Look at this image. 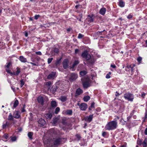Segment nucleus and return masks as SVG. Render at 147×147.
Segmentation results:
<instances>
[{"instance_id": "obj_1", "label": "nucleus", "mask_w": 147, "mask_h": 147, "mask_svg": "<svg viewBox=\"0 0 147 147\" xmlns=\"http://www.w3.org/2000/svg\"><path fill=\"white\" fill-rule=\"evenodd\" d=\"M117 126L116 121H113L108 122L106 125L105 129L108 130H112L116 129Z\"/></svg>"}, {"instance_id": "obj_2", "label": "nucleus", "mask_w": 147, "mask_h": 147, "mask_svg": "<svg viewBox=\"0 0 147 147\" xmlns=\"http://www.w3.org/2000/svg\"><path fill=\"white\" fill-rule=\"evenodd\" d=\"M124 98L128 101L132 102L134 99V95L130 92H127L124 94Z\"/></svg>"}, {"instance_id": "obj_3", "label": "nucleus", "mask_w": 147, "mask_h": 147, "mask_svg": "<svg viewBox=\"0 0 147 147\" xmlns=\"http://www.w3.org/2000/svg\"><path fill=\"white\" fill-rule=\"evenodd\" d=\"M82 84L84 88H87L90 86L91 83V80L89 78H87L84 81H82Z\"/></svg>"}, {"instance_id": "obj_4", "label": "nucleus", "mask_w": 147, "mask_h": 147, "mask_svg": "<svg viewBox=\"0 0 147 147\" xmlns=\"http://www.w3.org/2000/svg\"><path fill=\"white\" fill-rule=\"evenodd\" d=\"M77 74L74 73H71L69 76V79L71 82H72L76 80L78 78Z\"/></svg>"}, {"instance_id": "obj_5", "label": "nucleus", "mask_w": 147, "mask_h": 147, "mask_svg": "<svg viewBox=\"0 0 147 147\" xmlns=\"http://www.w3.org/2000/svg\"><path fill=\"white\" fill-rule=\"evenodd\" d=\"M82 57L86 59L87 60H89L91 58L90 55L88 54L87 51H85L82 53Z\"/></svg>"}, {"instance_id": "obj_6", "label": "nucleus", "mask_w": 147, "mask_h": 147, "mask_svg": "<svg viewBox=\"0 0 147 147\" xmlns=\"http://www.w3.org/2000/svg\"><path fill=\"white\" fill-rule=\"evenodd\" d=\"M134 66L135 65L133 64H131L130 65H128L125 67V70L126 71H130L131 70V74H132L134 70Z\"/></svg>"}, {"instance_id": "obj_7", "label": "nucleus", "mask_w": 147, "mask_h": 147, "mask_svg": "<svg viewBox=\"0 0 147 147\" xmlns=\"http://www.w3.org/2000/svg\"><path fill=\"white\" fill-rule=\"evenodd\" d=\"M77 105L79 106L81 110L85 111L87 108V105L86 103H83L80 105V103H78Z\"/></svg>"}, {"instance_id": "obj_8", "label": "nucleus", "mask_w": 147, "mask_h": 147, "mask_svg": "<svg viewBox=\"0 0 147 147\" xmlns=\"http://www.w3.org/2000/svg\"><path fill=\"white\" fill-rule=\"evenodd\" d=\"M61 139L59 138L54 139L53 140V143L54 145H58L61 142Z\"/></svg>"}, {"instance_id": "obj_9", "label": "nucleus", "mask_w": 147, "mask_h": 147, "mask_svg": "<svg viewBox=\"0 0 147 147\" xmlns=\"http://www.w3.org/2000/svg\"><path fill=\"white\" fill-rule=\"evenodd\" d=\"M38 123L39 125L41 127L44 126L45 124V121L42 118L39 119L38 121Z\"/></svg>"}, {"instance_id": "obj_10", "label": "nucleus", "mask_w": 147, "mask_h": 147, "mask_svg": "<svg viewBox=\"0 0 147 147\" xmlns=\"http://www.w3.org/2000/svg\"><path fill=\"white\" fill-rule=\"evenodd\" d=\"M63 67L65 69H67L68 66V61L67 59H65L64 60L63 62Z\"/></svg>"}, {"instance_id": "obj_11", "label": "nucleus", "mask_w": 147, "mask_h": 147, "mask_svg": "<svg viewBox=\"0 0 147 147\" xmlns=\"http://www.w3.org/2000/svg\"><path fill=\"white\" fill-rule=\"evenodd\" d=\"M13 117L16 119L19 118L20 117V113L19 111H15L13 114Z\"/></svg>"}, {"instance_id": "obj_12", "label": "nucleus", "mask_w": 147, "mask_h": 147, "mask_svg": "<svg viewBox=\"0 0 147 147\" xmlns=\"http://www.w3.org/2000/svg\"><path fill=\"white\" fill-rule=\"evenodd\" d=\"M56 73L55 72H52L48 76L47 78L49 79H53L56 75Z\"/></svg>"}, {"instance_id": "obj_13", "label": "nucleus", "mask_w": 147, "mask_h": 147, "mask_svg": "<svg viewBox=\"0 0 147 147\" xmlns=\"http://www.w3.org/2000/svg\"><path fill=\"white\" fill-rule=\"evenodd\" d=\"M94 18L93 16L88 15L86 19V20L90 23L93 21Z\"/></svg>"}, {"instance_id": "obj_14", "label": "nucleus", "mask_w": 147, "mask_h": 147, "mask_svg": "<svg viewBox=\"0 0 147 147\" xmlns=\"http://www.w3.org/2000/svg\"><path fill=\"white\" fill-rule=\"evenodd\" d=\"M52 115L51 113H48L45 114V117L47 119H50L52 117Z\"/></svg>"}, {"instance_id": "obj_15", "label": "nucleus", "mask_w": 147, "mask_h": 147, "mask_svg": "<svg viewBox=\"0 0 147 147\" xmlns=\"http://www.w3.org/2000/svg\"><path fill=\"white\" fill-rule=\"evenodd\" d=\"M19 59L22 62L24 63L27 62L26 59L24 58L22 56H21L20 57Z\"/></svg>"}, {"instance_id": "obj_16", "label": "nucleus", "mask_w": 147, "mask_h": 147, "mask_svg": "<svg viewBox=\"0 0 147 147\" xmlns=\"http://www.w3.org/2000/svg\"><path fill=\"white\" fill-rule=\"evenodd\" d=\"M37 100L38 102L42 105L43 104V98L41 96H39L37 98Z\"/></svg>"}, {"instance_id": "obj_17", "label": "nucleus", "mask_w": 147, "mask_h": 147, "mask_svg": "<svg viewBox=\"0 0 147 147\" xmlns=\"http://www.w3.org/2000/svg\"><path fill=\"white\" fill-rule=\"evenodd\" d=\"M106 11V8L105 7H102L100 10L99 13L102 15H104Z\"/></svg>"}, {"instance_id": "obj_18", "label": "nucleus", "mask_w": 147, "mask_h": 147, "mask_svg": "<svg viewBox=\"0 0 147 147\" xmlns=\"http://www.w3.org/2000/svg\"><path fill=\"white\" fill-rule=\"evenodd\" d=\"M51 105L52 107H56L57 105L56 102L55 101H52L51 102Z\"/></svg>"}, {"instance_id": "obj_19", "label": "nucleus", "mask_w": 147, "mask_h": 147, "mask_svg": "<svg viewBox=\"0 0 147 147\" xmlns=\"http://www.w3.org/2000/svg\"><path fill=\"white\" fill-rule=\"evenodd\" d=\"M93 115H91L87 117V121L89 122H90L93 118Z\"/></svg>"}, {"instance_id": "obj_20", "label": "nucleus", "mask_w": 147, "mask_h": 147, "mask_svg": "<svg viewBox=\"0 0 147 147\" xmlns=\"http://www.w3.org/2000/svg\"><path fill=\"white\" fill-rule=\"evenodd\" d=\"M83 92V90L80 88H78L76 90V93L78 95H80Z\"/></svg>"}, {"instance_id": "obj_21", "label": "nucleus", "mask_w": 147, "mask_h": 147, "mask_svg": "<svg viewBox=\"0 0 147 147\" xmlns=\"http://www.w3.org/2000/svg\"><path fill=\"white\" fill-rule=\"evenodd\" d=\"M20 72V69L19 68L17 67L16 68V72L15 73V72L13 73V75H15L16 76H18V74Z\"/></svg>"}, {"instance_id": "obj_22", "label": "nucleus", "mask_w": 147, "mask_h": 147, "mask_svg": "<svg viewBox=\"0 0 147 147\" xmlns=\"http://www.w3.org/2000/svg\"><path fill=\"white\" fill-rule=\"evenodd\" d=\"M57 89V86H56L54 87H52L50 89V90L53 93H54L56 91Z\"/></svg>"}, {"instance_id": "obj_23", "label": "nucleus", "mask_w": 147, "mask_h": 147, "mask_svg": "<svg viewBox=\"0 0 147 147\" xmlns=\"http://www.w3.org/2000/svg\"><path fill=\"white\" fill-rule=\"evenodd\" d=\"M33 134V133L32 132H30L28 133V135L30 139L31 140L32 139V136Z\"/></svg>"}, {"instance_id": "obj_24", "label": "nucleus", "mask_w": 147, "mask_h": 147, "mask_svg": "<svg viewBox=\"0 0 147 147\" xmlns=\"http://www.w3.org/2000/svg\"><path fill=\"white\" fill-rule=\"evenodd\" d=\"M90 99V97L88 96H86L83 98V100L85 102H87Z\"/></svg>"}, {"instance_id": "obj_25", "label": "nucleus", "mask_w": 147, "mask_h": 147, "mask_svg": "<svg viewBox=\"0 0 147 147\" xmlns=\"http://www.w3.org/2000/svg\"><path fill=\"white\" fill-rule=\"evenodd\" d=\"M119 5L121 7H124L125 5V3L123 1L120 0L119 2Z\"/></svg>"}, {"instance_id": "obj_26", "label": "nucleus", "mask_w": 147, "mask_h": 147, "mask_svg": "<svg viewBox=\"0 0 147 147\" xmlns=\"http://www.w3.org/2000/svg\"><path fill=\"white\" fill-rule=\"evenodd\" d=\"M9 138L8 135L7 134H5L3 136V140L4 141H6V140Z\"/></svg>"}, {"instance_id": "obj_27", "label": "nucleus", "mask_w": 147, "mask_h": 147, "mask_svg": "<svg viewBox=\"0 0 147 147\" xmlns=\"http://www.w3.org/2000/svg\"><path fill=\"white\" fill-rule=\"evenodd\" d=\"M87 73V71L84 70L81 71L80 72V75L82 76H84Z\"/></svg>"}, {"instance_id": "obj_28", "label": "nucleus", "mask_w": 147, "mask_h": 147, "mask_svg": "<svg viewBox=\"0 0 147 147\" xmlns=\"http://www.w3.org/2000/svg\"><path fill=\"white\" fill-rule=\"evenodd\" d=\"M13 116L11 113H10L8 117V120L9 121L13 120Z\"/></svg>"}, {"instance_id": "obj_29", "label": "nucleus", "mask_w": 147, "mask_h": 147, "mask_svg": "<svg viewBox=\"0 0 147 147\" xmlns=\"http://www.w3.org/2000/svg\"><path fill=\"white\" fill-rule=\"evenodd\" d=\"M18 103L19 102L18 100H16L14 103L13 107L14 108H16L17 106L18 105Z\"/></svg>"}, {"instance_id": "obj_30", "label": "nucleus", "mask_w": 147, "mask_h": 147, "mask_svg": "<svg viewBox=\"0 0 147 147\" xmlns=\"http://www.w3.org/2000/svg\"><path fill=\"white\" fill-rule=\"evenodd\" d=\"M79 63V61L78 60H76L74 61V64L72 66V68H74L76 65Z\"/></svg>"}, {"instance_id": "obj_31", "label": "nucleus", "mask_w": 147, "mask_h": 147, "mask_svg": "<svg viewBox=\"0 0 147 147\" xmlns=\"http://www.w3.org/2000/svg\"><path fill=\"white\" fill-rule=\"evenodd\" d=\"M147 139L146 138H145L143 142V145L144 147H146L147 145Z\"/></svg>"}, {"instance_id": "obj_32", "label": "nucleus", "mask_w": 147, "mask_h": 147, "mask_svg": "<svg viewBox=\"0 0 147 147\" xmlns=\"http://www.w3.org/2000/svg\"><path fill=\"white\" fill-rule=\"evenodd\" d=\"M66 113L68 115H71L72 113V111L71 110H68L66 111Z\"/></svg>"}, {"instance_id": "obj_33", "label": "nucleus", "mask_w": 147, "mask_h": 147, "mask_svg": "<svg viewBox=\"0 0 147 147\" xmlns=\"http://www.w3.org/2000/svg\"><path fill=\"white\" fill-rule=\"evenodd\" d=\"M60 99L62 102H65L66 100V97L65 96H61L60 98Z\"/></svg>"}, {"instance_id": "obj_34", "label": "nucleus", "mask_w": 147, "mask_h": 147, "mask_svg": "<svg viewBox=\"0 0 147 147\" xmlns=\"http://www.w3.org/2000/svg\"><path fill=\"white\" fill-rule=\"evenodd\" d=\"M51 84H52V83L50 81H49V82H46L45 85L46 86H49L48 88L49 89L50 88V86Z\"/></svg>"}, {"instance_id": "obj_35", "label": "nucleus", "mask_w": 147, "mask_h": 147, "mask_svg": "<svg viewBox=\"0 0 147 147\" xmlns=\"http://www.w3.org/2000/svg\"><path fill=\"white\" fill-rule=\"evenodd\" d=\"M5 70L7 73L13 75V73L11 72V70L9 68H6Z\"/></svg>"}, {"instance_id": "obj_36", "label": "nucleus", "mask_w": 147, "mask_h": 147, "mask_svg": "<svg viewBox=\"0 0 147 147\" xmlns=\"http://www.w3.org/2000/svg\"><path fill=\"white\" fill-rule=\"evenodd\" d=\"M16 139V138L15 136L11 137V140L12 142L15 141Z\"/></svg>"}, {"instance_id": "obj_37", "label": "nucleus", "mask_w": 147, "mask_h": 147, "mask_svg": "<svg viewBox=\"0 0 147 147\" xmlns=\"http://www.w3.org/2000/svg\"><path fill=\"white\" fill-rule=\"evenodd\" d=\"M8 125V122L6 121L5 123L2 126L3 129L5 128Z\"/></svg>"}, {"instance_id": "obj_38", "label": "nucleus", "mask_w": 147, "mask_h": 147, "mask_svg": "<svg viewBox=\"0 0 147 147\" xmlns=\"http://www.w3.org/2000/svg\"><path fill=\"white\" fill-rule=\"evenodd\" d=\"M53 50L55 53H58L59 52V49L56 48H54Z\"/></svg>"}, {"instance_id": "obj_39", "label": "nucleus", "mask_w": 147, "mask_h": 147, "mask_svg": "<svg viewBox=\"0 0 147 147\" xmlns=\"http://www.w3.org/2000/svg\"><path fill=\"white\" fill-rule=\"evenodd\" d=\"M60 108L59 107H57L55 109V114H57L58 113L59 111Z\"/></svg>"}, {"instance_id": "obj_40", "label": "nucleus", "mask_w": 147, "mask_h": 147, "mask_svg": "<svg viewBox=\"0 0 147 147\" xmlns=\"http://www.w3.org/2000/svg\"><path fill=\"white\" fill-rule=\"evenodd\" d=\"M58 120V119L57 118H55L53 119V123L54 124H55L57 122Z\"/></svg>"}, {"instance_id": "obj_41", "label": "nucleus", "mask_w": 147, "mask_h": 147, "mask_svg": "<svg viewBox=\"0 0 147 147\" xmlns=\"http://www.w3.org/2000/svg\"><path fill=\"white\" fill-rule=\"evenodd\" d=\"M84 36V35H82V34L80 33L78 34V38L79 39L82 38V37Z\"/></svg>"}, {"instance_id": "obj_42", "label": "nucleus", "mask_w": 147, "mask_h": 147, "mask_svg": "<svg viewBox=\"0 0 147 147\" xmlns=\"http://www.w3.org/2000/svg\"><path fill=\"white\" fill-rule=\"evenodd\" d=\"M53 59V58H49L48 59L47 62L48 64L50 63L52 61Z\"/></svg>"}, {"instance_id": "obj_43", "label": "nucleus", "mask_w": 147, "mask_h": 147, "mask_svg": "<svg viewBox=\"0 0 147 147\" xmlns=\"http://www.w3.org/2000/svg\"><path fill=\"white\" fill-rule=\"evenodd\" d=\"M142 60V58L141 57H139L137 59V61L139 63H141V61Z\"/></svg>"}, {"instance_id": "obj_44", "label": "nucleus", "mask_w": 147, "mask_h": 147, "mask_svg": "<svg viewBox=\"0 0 147 147\" xmlns=\"http://www.w3.org/2000/svg\"><path fill=\"white\" fill-rule=\"evenodd\" d=\"M11 65V63L10 62L8 63L6 65V68H9V67Z\"/></svg>"}, {"instance_id": "obj_45", "label": "nucleus", "mask_w": 147, "mask_h": 147, "mask_svg": "<svg viewBox=\"0 0 147 147\" xmlns=\"http://www.w3.org/2000/svg\"><path fill=\"white\" fill-rule=\"evenodd\" d=\"M61 59H57L56 64V65H57L59 64V63H60V61H61Z\"/></svg>"}, {"instance_id": "obj_46", "label": "nucleus", "mask_w": 147, "mask_h": 147, "mask_svg": "<svg viewBox=\"0 0 147 147\" xmlns=\"http://www.w3.org/2000/svg\"><path fill=\"white\" fill-rule=\"evenodd\" d=\"M145 119L147 118V108L146 109V112L145 113Z\"/></svg>"}, {"instance_id": "obj_47", "label": "nucleus", "mask_w": 147, "mask_h": 147, "mask_svg": "<svg viewBox=\"0 0 147 147\" xmlns=\"http://www.w3.org/2000/svg\"><path fill=\"white\" fill-rule=\"evenodd\" d=\"M40 16L39 15H36L34 16V19L36 20H37Z\"/></svg>"}, {"instance_id": "obj_48", "label": "nucleus", "mask_w": 147, "mask_h": 147, "mask_svg": "<svg viewBox=\"0 0 147 147\" xmlns=\"http://www.w3.org/2000/svg\"><path fill=\"white\" fill-rule=\"evenodd\" d=\"M25 111V105H24L23 107L21 110V112L22 113L24 112Z\"/></svg>"}, {"instance_id": "obj_49", "label": "nucleus", "mask_w": 147, "mask_h": 147, "mask_svg": "<svg viewBox=\"0 0 147 147\" xmlns=\"http://www.w3.org/2000/svg\"><path fill=\"white\" fill-rule=\"evenodd\" d=\"M36 54L37 55H42V53L40 51L36 52Z\"/></svg>"}, {"instance_id": "obj_50", "label": "nucleus", "mask_w": 147, "mask_h": 147, "mask_svg": "<svg viewBox=\"0 0 147 147\" xmlns=\"http://www.w3.org/2000/svg\"><path fill=\"white\" fill-rule=\"evenodd\" d=\"M146 94L144 93V92H143L141 94V97L142 98H144Z\"/></svg>"}, {"instance_id": "obj_51", "label": "nucleus", "mask_w": 147, "mask_h": 147, "mask_svg": "<svg viewBox=\"0 0 147 147\" xmlns=\"http://www.w3.org/2000/svg\"><path fill=\"white\" fill-rule=\"evenodd\" d=\"M111 67L113 68H115L116 67V66L114 64H111Z\"/></svg>"}, {"instance_id": "obj_52", "label": "nucleus", "mask_w": 147, "mask_h": 147, "mask_svg": "<svg viewBox=\"0 0 147 147\" xmlns=\"http://www.w3.org/2000/svg\"><path fill=\"white\" fill-rule=\"evenodd\" d=\"M107 134V133L105 132H103L102 133V136L103 137H105Z\"/></svg>"}, {"instance_id": "obj_53", "label": "nucleus", "mask_w": 147, "mask_h": 147, "mask_svg": "<svg viewBox=\"0 0 147 147\" xmlns=\"http://www.w3.org/2000/svg\"><path fill=\"white\" fill-rule=\"evenodd\" d=\"M127 17L128 19H130L132 18V16L130 14H129L127 16Z\"/></svg>"}, {"instance_id": "obj_54", "label": "nucleus", "mask_w": 147, "mask_h": 147, "mask_svg": "<svg viewBox=\"0 0 147 147\" xmlns=\"http://www.w3.org/2000/svg\"><path fill=\"white\" fill-rule=\"evenodd\" d=\"M110 77H111L109 75V74H107L106 75V78H107V79L109 78H110Z\"/></svg>"}, {"instance_id": "obj_55", "label": "nucleus", "mask_w": 147, "mask_h": 147, "mask_svg": "<svg viewBox=\"0 0 147 147\" xmlns=\"http://www.w3.org/2000/svg\"><path fill=\"white\" fill-rule=\"evenodd\" d=\"M24 82L22 80H20V84L21 85H24Z\"/></svg>"}, {"instance_id": "obj_56", "label": "nucleus", "mask_w": 147, "mask_h": 147, "mask_svg": "<svg viewBox=\"0 0 147 147\" xmlns=\"http://www.w3.org/2000/svg\"><path fill=\"white\" fill-rule=\"evenodd\" d=\"M120 95V94L119 93H118L117 92H116V93L115 94V95L116 96H119Z\"/></svg>"}, {"instance_id": "obj_57", "label": "nucleus", "mask_w": 147, "mask_h": 147, "mask_svg": "<svg viewBox=\"0 0 147 147\" xmlns=\"http://www.w3.org/2000/svg\"><path fill=\"white\" fill-rule=\"evenodd\" d=\"M94 107V102H92L91 104V106H90V107L93 108Z\"/></svg>"}, {"instance_id": "obj_58", "label": "nucleus", "mask_w": 147, "mask_h": 147, "mask_svg": "<svg viewBox=\"0 0 147 147\" xmlns=\"http://www.w3.org/2000/svg\"><path fill=\"white\" fill-rule=\"evenodd\" d=\"M137 143L139 145H141L142 144V141L140 140L138 141Z\"/></svg>"}, {"instance_id": "obj_59", "label": "nucleus", "mask_w": 147, "mask_h": 147, "mask_svg": "<svg viewBox=\"0 0 147 147\" xmlns=\"http://www.w3.org/2000/svg\"><path fill=\"white\" fill-rule=\"evenodd\" d=\"M144 134L146 135H147V128H146L144 131Z\"/></svg>"}, {"instance_id": "obj_60", "label": "nucleus", "mask_w": 147, "mask_h": 147, "mask_svg": "<svg viewBox=\"0 0 147 147\" xmlns=\"http://www.w3.org/2000/svg\"><path fill=\"white\" fill-rule=\"evenodd\" d=\"M79 52V50L76 49L75 50V53H77Z\"/></svg>"}, {"instance_id": "obj_61", "label": "nucleus", "mask_w": 147, "mask_h": 147, "mask_svg": "<svg viewBox=\"0 0 147 147\" xmlns=\"http://www.w3.org/2000/svg\"><path fill=\"white\" fill-rule=\"evenodd\" d=\"M76 136H77V138H78L79 139H80V138H81L80 136L79 135H76Z\"/></svg>"}, {"instance_id": "obj_62", "label": "nucleus", "mask_w": 147, "mask_h": 147, "mask_svg": "<svg viewBox=\"0 0 147 147\" xmlns=\"http://www.w3.org/2000/svg\"><path fill=\"white\" fill-rule=\"evenodd\" d=\"M25 35L26 37H27L28 36V33L27 32H25Z\"/></svg>"}, {"instance_id": "obj_63", "label": "nucleus", "mask_w": 147, "mask_h": 147, "mask_svg": "<svg viewBox=\"0 0 147 147\" xmlns=\"http://www.w3.org/2000/svg\"><path fill=\"white\" fill-rule=\"evenodd\" d=\"M30 63L31 64H32L34 66L37 65L36 64L34 63H32V62H30Z\"/></svg>"}, {"instance_id": "obj_64", "label": "nucleus", "mask_w": 147, "mask_h": 147, "mask_svg": "<svg viewBox=\"0 0 147 147\" xmlns=\"http://www.w3.org/2000/svg\"><path fill=\"white\" fill-rule=\"evenodd\" d=\"M11 89L13 90V92L15 91V89L14 88H13V87L12 86H11Z\"/></svg>"}]
</instances>
